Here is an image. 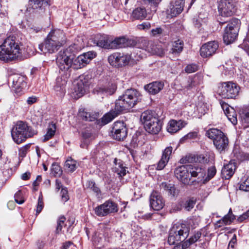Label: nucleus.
Here are the masks:
<instances>
[{"mask_svg": "<svg viewBox=\"0 0 249 249\" xmlns=\"http://www.w3.org/2000/svg\"><path fill=\"white\" fill-rule=\"evenodd\" d=\"M84 47L82 42L76 43L74 42L63 51L59 52L56 58V62L58 67L66 78L71 75V67H72V61L76 53Z\"/></svg>", "mask_w": 249, "mask_h": 249, "instance_id": "nucleus-1", "label": "nucleus"}, {"mask_svg": "<svg viewBox=\"0 0 249 249\" xmlns=\"http://www.w3.org/2000/svg\"><path fill=\"white\" fill-rule=\"evenodd\" d=\"M174 174L177 179L185 185L191 184L192 178L202 180L206 176L205 170L197 164H185L176 168Z\"/></svg>", "mask_w": 249, "mask_h": 249, "instance_id": "nucleus-2", "label": "nucleus"}, {"mask_svg": "<svg viewBox=\"0 0 249 249\" xmlns=\"http://www.w3.org/2000/svg\"><path fill=\"white\" fill-rule=\"evenodd\" d=\"M20 42L15 36H9L0 46V60L8 62L17 59L21 54Z\"/></svg>", "mask_w": 249, "mask_h": 249, "instance_id": "nucleus-3", "label": "nucleus"}, {"mask_svg": "<svg viewBox=\"0 0 249 249\" xmlns=\"http://www.w3.org/2000/svg\"><path fill=\"white\" fill-rule=\"evenodd\" d=\"M142 95L134 89H128L121 95L115 103V109L118 111H124L133 107L141 101Z\"/></svg>", "mask_w": 249, "mask_h": 249, "instance_id": "nucleus-4", "label": "nucleus"}, {"mask_svg": "<svg viewBox=\"0 0 249 249\" xmlns=\"http://www.w3.org/2000/svg\"><path fill=\"white\" fill-rule=\"evenodd\" d=\"M35 134V130L31 126L28 125L26 122L21 121L17 122L11 131L13 139L17 144L21 143Z\"/></svg>", "mask_w": 249, "mask_h": 249, "instance_id": "nucleus-5", "label": "nucleus"}, {"mask_svg": "<svg viewBox=\"0 0 249 249\" xmlns=\"http://www.w3.org/2000/svg\"><path fill=\"white\" fill-rule=\"evenodd\" d=\"M190 228L184 224L174 225L169 233L168 242L171 245H179L184 242L189 234Z\"/></svg>", "mask_w": 249, "mask_h": 249, "instance_id": "nucleus-6", "label": "nucleus"}, {"mask_svg": "<svg viewBox=\"0 0 249 249\" xmlns=\"http://www.w3.org/2000/svg\"><path fill=\"white\" fill-rule=\"evenodd\" d=\"M240 24V21L237 18H232L228 23L223 35V41L226 44L232 43L236 40Z\"/></svg>", "mask_w": 249, "mask_h": 249, "instance_id": "nucleus-7", "label": "nucleus"}, {"mask_svg": "<svg viewBox=\"0 0 249 249\" xmlns=\"http://www.w3.org/2000/svg\"><path fill=\"white\" fill-rule=\"evenodd\" d=\"M110 228L109 225L101 223L99 225L97 230L94 232L92 241L95 246H100L98 248L104 246L106 240L109 241L110 237Z\"/></svg>", "mask_w": 249, "mask_h": 249, "instance_id": "nucleus-8", "label": "nucleus"}, {"mask_svg": "<svg viewBox=\"0 0 249 249\" xmlns=\"http://www.w3.org/2000/svg\"><path fill=\"white\" fill-rule=\"evenodd\" d=\"M240 88L232 82H225L219 86L217 93L223 98H235L238 95Z\"/></svg>", "mask_w": 249, "mask_h": 249, "instance_id": "nucleus-9", "label": "nucleus"}, {"mask_svg": "<svg viewBox=\"0 0 249 249\" xmlns=\"http://www.w3.org/2000/svg\"><path fill=\"white\" fill-rule=\"evenodd\" d=\"M131 55L123 53H114L110 54L108 57L109 63L112 66L120 68L129 64L133 61Z\"/></svg>", "mask_w": 249, "mask_h": 249, "instance_id": "nucleus-10", "label": "nucleus"}, {"mask_svg": "<svg viewBox=\"0 0 249 249\" xmlns=\"http://www.w3.org/2000/svg\"><path fill=\"white\" fill-rule=\"evenodd\" d=\"M8 81L12 82V89L17 96L23 93L27 85L26 76L19 74H14L10 76Z\"/></svg>", "mask_w": 249, "mask_h": 249, "instance_id": "nucleus-11", "label": "nucleus"}, {"mask_svg": "<svg viewBox=\"0 0 249 249\" xmlns=\"http://www.w3.org/2000/svg\"><path fill=\"white\" fill-rule=\"evenodd\" d=\"M96 56V53L93 51H89L84 53L76 58L72 61V67L74 69H79L85 67L89 62Z\"/></svg>", "mask_w": 249, "mask_h": 249, "instance_id": "nucleus-12", "label": "nucleus"}, {"mask_svg": "<svg viewBox=\"0 0 249 249\" xmlns=\"http://www.w3.org/2000/svg\"><path fill=\"white\" fill-rule=\"evenodd\" d=\"M95 214L99 216H105L112 213L118 211L117 205L112 201L108 200L94 209Z\"/></svg>", "mask_w": 249, "mask_h": 249, "instance_id": "nucleus-13", "label": "nucleus"}, {"mask_svg": "<svg viewBox=\"0 0 249 249\" xmlns=\"http://www.w3.org/2000/svg\"><path fill=\"white\" fill-rule=\"evenodd\" d=\"M218 11L223 17H230L235 12L234 3L230 0H220L218 4Z\"/></svg>", "mask_w": 249, "mask_h": 249, "instance_id": "nucleus-14", "label": "nucleus"}, {"mask_svg": "<svg viewBox=\"0 0 249 249\" xmlns=\"http://www.w3.org/2000/svg\"><path fill=\"white\" fill-rule=\"evenodd\" d=\"M111 132L114 139L123 141L127 136V129L123 122H116L113 124Z\"/></svg>", "mask_w": 249, "mask_h": 249, "instance_id": "nucleus-15", "label": "nucleus"}, {"mask_svg": "<svg viewBox=\"0 0 249 249\" xmlns=\"http://www.w3.org/2000/svg\"><path fill=\"white\" fill-rule=\"evenodd\" d=\"M202 77L200 75L196 74L189 76L183 86L187 90L196 92L197 90L199 85L202 83Z\"/></svg>", "mask_w": 249, "mask_h": 249, "instance_id": "nucleus-16", "label": "nucleus"}, {"mask_svg": "<svg viewBox=\"0 0 249 249\" xmlns=\"http://www.w3.org/2000/svg\"><path fill=\"white\" fill-rule=\"evenodd\" d=\"M218 47L219 45L217 42L215 41L209 42L202 46L200 49V54L204 58L210 57L216 53Z\"/></svg>", "mask_w": 249, "mask_h": 249, "instance_id": "nucleus-17", "label": "nucleus"}, {"mask_svg": "<svg viewBox=\"0 0 249 249\" xmlns=\"http://www.w3.org/2000/svg\"><path fill=\"white\" fill-rule=\"evenodd\" d=\"M165 204L164 200L160 193L153 191L150 196V206L155 211L162 209Z\"/></svg>", "mask_w": 249, "mask_h": 249, "instance_id": "nucleus-18", "label": "nucleus"}, {"mask_svg": "<svg viewBox=\"0 0 249 249\" xmlns=\"http://www.w3.org/2000/svg\"><path fill=\"white\" fill-rule=\"evenodd\" d=\"M32 12L42 16L45 12L46 7L49 6V0H30Z\"/></svg>", "mask_w": 249, "mask_h": 249, "instance_id": "nucleus-19", "label": "nucleus"}, {"mask_svg": "<svg viewBox=\"0 0 249 249\" xmlns=\"http://www.w3.org/2000/svg\"><path fill=\"white\" fill-rule=\"evenodd\" d=\"M135 42L134 40L122 36L116 37L111 40L110 49H117L134 46Z\"/></svg>", "mask_w": 249, "mask_h": 249, "instance_id": "nucleus-20", "label": "nucleus"}, {"mask_svg": "<svg viewBox=\"0 0 249 249\" xmlns=\"http://www.w3.org/2000/svg\"><path fill=\"white\" fill-rule=\"evenodd\" d=\"M185 0H175L170 2L167 13L171 17H176L183 9Z\"/></svg>", "mask_w": 249, "mask_h": 249, "instance_id": "nucleus-21", "label": "nucleus"}, {"mask_svg": "<svg viewBox=\"0 0 249 249\" xmlns=\"http://www.w3.org/2000/svg\"><path fill=\"white\" fill-rule=\"evenodd\" d=\"M38 48L43 53H53L57 52L60 47L48 38H46L44 42L39 45Z\"/></svg>", "mask_w": 249, "mask_h": 249, "instance_id": "nucleus-22", "label": "nucleus"}, {"mask_svg": "<svg viewBox=\"0 0 249 249\" xmlns=\"http://www.w3.org/2000/svg\"><path fill=\"white\" fill-rule=\"evenodd\" d=\"M46 38L60 47L62 46L65 41L64 34L60 30H53L51 31Z\"/></svg>", "mask_w": 249, "mask_h": 249, "instance_id": "nucleus-23", "label": "nucleus"}, {"mask_svg": "<svg viewBox=\"0 0 249 249\" xmlns=\"http://www.w3.org/2000/svg\"><path fill=\"white\" fill-rule=\"evenodd\" d=\"M186 123L181 120H171L168 123L167 130L170 133H175L184 127Z\"/></svg>", "mask_w": 249, "mask_h": 249, "instance_id": "nucleus-24", "label": "nucleus"}, {"mask_svg": "<svg viewBox=\"0 0 249 249\" xmlns=\"http://www.w3.org/2000/svg\"><path fill=\"white\" fill-rule=\"evenodd\" d=\"M162 127V122L158 118L154 119L152 122L148 123L146 124L144 128L148 133L157 134L161 130Z\"/></svg>", "mask_w": 249, "mask_h": 249, "instance_id": "nucleus-25", "label": "nucleus"}, {"mask_svg": "<svg viewBox=\"0 0 249 249\" xmlns=\"http://www.w3.org/2000/svg\"><path fill=\"white\" fill-rule=\"evenodd\" d=\"M172 147L168 146L166 147L162 153L161 158L158 163L156 169L157 170L163 169L168 163L170 159V156L172 152Z\"/></svg>", "mask_w": 249, "mask_h": 249, "instance_id": "nucleus-26", "label": "nucleus"}, {"mask_svg": "<svg viewBox=\"0 0 249 249\" xmlns=\"http://www.w3.org/2000/svg\"><path fill=\"white\" fill-rule=\"evenodd\" d=\"M111 41L109 36L106 35H97L94 40L97 46L107 49H110Z\"/></svg>", "mask_w": 249, "mask_h": 249, "instance_id": "nucleus-27", "label": "nucleus"}, {"mask_svg": "<svg viewBox=\"0 0 249 249\" xmlns=\"http://www.w3.org/2000/svg\"><path fill=\"white\" fill-rule=\"evenodd\" d=\"M162 82L155 81L144 86V89L151 94L155 95L159 93L163 88Z\"/></svg>", "mask_w": 249, "mask_h": 249, "instance_id": "nucleus-28", "label": "nucleus"}, {"mask_svg": "<svg viewBox=\"0 0 249 249\" xmlns=\"http://www.w3.org/2000/svg\"><path fill=\"white\" fill-rule=\"evenodd\" d=\"M63 79L62 77H58L56 79V84L54 87L56 94L60 97L63 96L65 93V86L67 83L65 76L62 75Z\"/></svg>", "mask_w": 249, "mask_h": 249, "instance_id": "nucleus-29", "label": "nucleus"}, {"mask_svg": "<svg viewBox=\"0 0 249 249\" xmlns=\"http://www.w3.org/2000/svg\"><path fill=\"white\" fill-rule=\"evenodd\" d=\"M235 169V163L231 161L228 164L224 165L221 171L222 178L225 179L230 178L233 176Z\"/></svg>", "mask_w": 249, "mask_h": 249, "instance_id": "nucleus-30", "label": "nucleus"}, {"mask_svg": "<svg viewBox=\"0 0 249 249\" xmlns=\"http://www.w3.org/2000/svg\"><path fill=\"white\" fill-rule=\"evenodd\" d=\"M116 89V86L115 84H111L107 86H102L100 87H97L95 89V93L100 95H108L113 94Z\"/></svg>", "mask_w": 249, "mask_h": 249, "instance_id": "nucleus-31", "label": "nucleus"}, {"mask_svg": "<svg viewBox=\"0 0 249 249\" xmlns=\"http://www.w3.org/2000/svg\"><path fill=\"white\" fill-rule=\"evenodd\" d=\"M113 163V171L117 173L119 177L122 178L125 176L126 175V167L124 165V162L122 160L115 158Z\"/></svg>", "mask_w": 249, "mask_h": 249, "instance_id": "nucleus-32", "label": "nucleus"}, {"mask_svg": "<svg viewBox=\"0 0 249 249\" xmlns=\"http://www.w3.org/2000/svg\"><path fill=\"white\" fill-rule=\"evenodd\" d=\"M223 109L228 120L233 124L237 123V114L234 109L227 105L222 106Z\"/></svg>", "mask_w": 249, "mask_h": 249, "instance_id": "nucleus-33", "label": "nucleus"}, {"mask_svg": "<svg viewBox=\"0 0 249 249\" xmlns=\"http://www.w3.org/2000/svg\"><path fill=\"white\" fill-rule=\"evenodd\" d=\"M147 45L145 48V51L152 54H156L159 56H162L164 54L163 49L160 47L155 45L152 41H147L145 42Z\"/></svg>", "mask_w": 249, "mask_h": 249, "instance_id": "nucleus-34", "label": "nucleus"}, {"mask_svg": "<svg viewBox=\"0 0 249 249\" xmlns=\"http://www.w3.org/2000/svg\"><path fill=\"white\" fill-rule=\"evenodd\" d=\"M197 160H198L199 162L204 163L207 162L208 159H206L203 155H199L198 157H196L195 155H188L181 158L180 160V162L181 163L186 164L196 162Z\"/></svg>", "mask_w": 249, "mask_h": 249, "instance_id": "nucleus-35", "label": "nucleus"}, {"mask_svg": "<svg viewBox=\"0 0 249 249\" xmlns=\"http://www.w3.org/2000/svg\"><path fill=\"white\" fill-rule=\"evenodd\" d=\"M201 232L199 231L196 232L189 239L182 243L181 245L177 246L175 248L177 249H184L188 248L191 245L196 242L201 237Z\"/></svg>", "mask_w": 249, "mask_h": 249, "instance_id": "nucleus-36", "label": "nucleus"}, {"mask_svg": "<svg viewBox=\"0 0 249 249\" xmlns=\"http://www.w3.org/2000/svg\"><path fill=\"white\" fill-rule=\"evenodd\" d=\"M147 11L144 7H139L135 8L131 15L133 20H142L146 18Z\"/></svg>", "mask_w": 249, "mask_h": 249, "instance_id": "nucleus-37", "label": "nucleus"}, {"mask_svg": "<svg viewBox=\"0 0 249 249\" xmlns=\"http://www.w3.org/2000/svg\"><path fill=\"white\" fill-rule=\"evenodd\" d=\"M157 118L156 113L152 110L145 111L141 115V121L143 123L144 126L146 124H148V123L152 122L154 119Z\"/></svg>", "mask_w": 249, "mask_h": 249, "instance_id": "nucleus-38", "label": "nucleus"}, {"mask_svg": "<svg viewBox=\"0 0 249 249\" xmlns=\"http://www.w3.org/2000/svg\"><path fill=\"white\" fill-rule=\"evenodd\" d=\"M228 143V139L225 134H223V137H220V139L213 141L214 146L216 149L220 152L225 150L227 147Z\"/></svg>", "mask_w": 249, "mask_h": 249, "instance_id": "nucleus-39", "label": "nucleus"}, {"mask_svg": "<svg viewBox=\"0 0 249 249\" xmlns=\"http://www.w3.org/2000/svg\"><path fill=\"white\" fill-rule=\"evenodd\" d=\"M84 189L87 192H93L97 196L101 194V190L95 182L92 180L87 181L84 185Z\"/></svg>", "mask_w": 249, "mask_h": 249, "instance_id": "nucleus-40", "label": "nucleus"}, {"mask_svg": "<svg viewBox=\"0 0 249 249\" xmlns=\"http://www.w3.org/2000/svg\"><path fill=\"white\" fill-rule=\"evenodd\" d=\"M160 188L166 191L169 195L172 196H177L179 193V191L176 189L174 185L167 184L165 182H162L160 185Z\"/></svg>", "mask_w": 249, "mask_h": 249, "instance_id": "nucleus-41", "label": "nucleus"}, {"mask_svg": "<svg viewBox=\"0 0 249 249\" xmlns=\"http://www.w3.org/2000/svg\"><path fill=\"white\" fill-rule=\"evenodd\" d=\"M183 46V41L178 39L173 43L172 47L169 52L175 55H178L182 51Z\"/></svg>", "mask_w": 249, "mask_h": 249, "instance_id": "nucleus-42", "label": "nucleus"}, {"mask_svg": "<svg viewBox=\"0 0 249 249\" xmlns=\"http://www.w3.org/2000/svg\"><path fill=\"white\" fill-rule=\"evenodd\" d=\"M223 133L220 130L217 128H211L206 131V135L210 139L215 141L223 137Z\"/></svg>", "mask_w": 249, "mask_h": 249, "instance_id": "nucleus-43", "label": "nucleus"}, {"mask_svg": "<svg viewBox=\"0 0 249 249\" xmlns=\"http://www.w3.org/2000/svg\"><path fill=\"white\" fill-rule=\"evenodd\" d=\"M122 111H118L115 108L114 110H111L104 115L101 118L102 122L104 124H106L110 122Z\"/></svg>", "mask_w": 249, "mask_h": 249, "instance_id": "nucleus-44", "label": "nucleus"}, {"mask_svg": "<svg viewBox=\"0 0 249 249\" xmlns=\"http://www.w3.org/2000/svg\"><path fill=\"white\" fill-rule=\"evenodd\" d=\"M86 85L82 80L78 81L74 88V90L78 97L82 96L86 92Z\"/></svg>", "mask_w": 249, "mask_h": 249, "instance_id": "nucleus-45", "label": "nucleus"}, {"mask_svg": "<svg viewBox=\"0 0 249 249\" xmlns=\"http://www.w3.org/2000/svg\"><path fill=\"white\" fill-rule=\"evenodd\" d=\"M56 129V125L53 122L49 124L47 128V131L46 134L44 136V139L43 142H46L51 139L55 133Z\"/></svg>", "mask_w": 249, "mask_h": 249, "instance_id": "nucleus-46", "label": "nucleus"}, {"mask_svg": "<svg viewBox=\"0 0 249 249\" xmlns=\"http://www.w3.org/2000/svg\"><path fill=\"white\" fill-rule=\"evenodd\" d=\"M235 219V216L234 214L228 213L225 215L223 218L217 221L215 225L219 228L221 226V224L224 225H230Z\"/></svg>", "mask_w": 249, "mask_h": 249, "instance_id": "nucleus-47", "label": "nucleus"}, {"mask_svg": "<svg viewBox=\"0 0 249 249\" xmlns=\"http://www.w3.org/2000/svg\"><path fill=\"white\" fill-rule=\"evenodd\" d=\"M80 116L83 120L92 122L94 121L97 119L98 114H92L90 112L83 111L80 112Z\"/></svg>", "mask_w": 249, "mask_h": 249, "instance_id": "nucleus-48", "label": "nucleus"}, {"mask_svg": "<svg viewBox=\"0 0 249 249\" xmlns=\"http://www.w3.org/2000/svg\"><path fill=\"white\" fill-rule=\"evenodd\" d=\"M65 167L68 171L73 172L77 167L76 161L70 158L65 163Z\"/></svg>", "mask_w": 249, "mask_h": 249, "instance_id": "nucleus-49", "label": "nucleus"}, {"mask_svg": "<svg viewBox=\"0 0 249 249\" xmlns=\"http://www.w3.org/2000/svg\"><path fill=\"white\" fill-rule=\"evenodd\" d=\"M240 116L242 121L245 123H249V105L242 108Z\"/></svg>", "mask_w": 249, "mask_h": 249, "instance_id": "nucleus-50", "label": "nucleus"}, {"mask_svg": "<svg viewBox=\"0 0 249 249\" xmlns=\"http://www.w3.org/2000/svg\"><path fill=\"white\" fill-rule=\"evenodd\" d=\"M216 172V170L215 166H212L209 167L208 169L207 176L206 177L205 179L203 180V183H205V182L208 181L209 180H210L211 178H212L215 175Z\"/></svg>", "mask_w": 249, "mask_h": 249, "instance_id": "nucleus-51", "label": "nucleus"}, {"mask_svg": "<svg viewBox=\"0 0 249 249\" xmlns=\"http://www.w3.org/2000/svg\"><path fill=\"white\" fill-rule=\"evenodd\" d=\"M196 202L192 199L186 200L183 204V207L187 211H190L194 207Z\"/></svg>", "mask_w": 249, "mask_h": 249, "instance_id": "nucleus-52", "label": "nucleus"}, {"mask_svg": "<svg viewBox=\"0 0 249 249\" xmlns=\"http://www.w3.org/2000/svg\"><path fill=\"white\" fill-rule=\"evenodd\" d=\"M52 172L54 175L60 176L62 173L60 166L56 163H53L52 166Z\"/></svg>", "mask_w": 249, "mask_h": 249, "instance_id": "nucleus-53", "label": "nucleus"}, {"mask_svg": "<svg viewBox=\"0 0 249 249\" xmlns=\"http://www.w3.org/2000/svg\"><path fill=\"white\" fill-rule=\"evenodd\" d=\"M44 207V203L43 201L42 196L40 195L38 199V203L36 209V214H39Z\"/></svg>", "mask_w": 249, "mask_h": 249, "instance_id": "nucleus-54", "label": "nucleus"}, {"mask_svg": "<svg viewBox=\"0 0 249 249\" xmlns=\"http://www.w3.org/2000/svg\"><path fill=\"white\" fill-rule=\"evenodd\" d=\"M239 189L245 192H249V177L240 184Z\"/></svg>", "mask_w": 249, "mask_h": 249, "instance_id": "nucleus-55", "label": "nucleus"}, {"mask_svg": "<svg viewBox=\"0 0 249 249\" xmlns=\"http://www.w3.org/2000/svg\"><path fill=\"white\" fill-rule=\"evenodd\" d=\"M65 220L66 218L64 216L60 217L59 219L57 220V227L56 230L57 233H58L61 231Z\"/></svg>", "mask_w": 249, "mask_h": 249, "instance_id": "nucleus-56", "label": "nucleus"}, {"mask_svg": "<svg viewBox=\"0 0 249 249\" xmlns=\"http://www.w3.org/2000/svg\"><path fill=\"white\" fill-rule=\"evenodd\" d=\"M14 198L15 201L19 204H21L24 202V199L22 197V193L20 191H18L15 194Z\"/></svg>", "mask_w": 249, "mask_h": 249, "instance_id": "nucleus-57", "label": "nucleus"}, {"mask_svg": "<svg viewBox=\"0 0 249 249\" xmlns=\"http://www.w3.org/2000/svg\"><path fill=\"white\" fill-rule=\"evenodd\" d=\"M198 70V67L196 65L191 64L188 65L185 69V71L187 73H192Z\"/></svg>", "mask_w": 249, "mask_h": 249, "instance_id": "nucleus-58", "label": "nucleus"}, {"mask_svg": "<svg viewBox=\"0 0 249 249\" xmlns=\"http://www.w3.org/2000/svg\"><path fill=\"white\" fill-rule=\"evenodd\" d=\"M163 30L161 27H157L155 29H153L151 32L153 36H156L162 34Z\"/></svg>", "mask_w": 249, "mask_h": 249, "instance_id": "nucleus-59", "label": "nucleus"}, {"mask_svg": "<svg viewBox=\"0 0 249 249\" xmlns=\"http://www.w3.org/2000/svg\"><path fill=\"white\" fill-rule=\"evenodd\" d=\"M62 199L63 201L66 202L69 199L68 191L65 188H62L61 191Z\"/></svg>", "mask_w": 249, "mask_h": 249, "instance_id": "nucleus-60", "label": "nucleus"}, {"mask_svg": "<svg viewBox=\"0 0 249 249\" xmlns=\"http://www.w3.org/2000/svg\"><path fill=\"white\" fill-rule=\"evenodd\" d=\"M151 27L150 23L149 22H144L142 24H138L137 28L139 30H147Z\"/></svg>", "mask_w": 249, "mask_h": 249, "instance_id": "nucleus-61", "label": "nucleus"}, {"mask_svg": "<svg viewBox=\"0 0 249 249\" xmlns=\"http://www.w3.org/2000/svg\"><path fill=\"white\" fill-rule=\"evenodd\" d=\"M29 147V146L28 145H25L20 148L18 153L19 157L24 158L27 154V150Z\"/></svg>", "mask_w": 249, "mask_h": 249, "instance_id": "nucleus-62", "label": "nucleus"}, {"mask_svg": "<svg viewBox=\"0 0 249 249\" xmlns=\"http://www.w3.org/2000/svg\"><path fill=\"white\" fill-rule=\"evenodd\" d=\"M138 135L137 134H135L132 138V140L130 142V144L133 147H135L138 146V143L139 142L138 140Z\"/></svg>", "mask_w": 249, "mask_h": 249, "instance_id": "nucleus-63", "label": "nucleus"}, {"mask_svg": "<svg viewBox=\"0 0 249 249\" xmlns=\"http://www.w3.org/2000/svg\"><path fill=\"white\" fill-rule=\"evenodd\" d=\"M41 28L39 27L33 26L27 28V31L29 34L37 33L41 30Z\"/></svg>", "mask_w": 249, "mask_h": 249, "instance_id": "nucleus-64", "label": "nucleus"}]
</instances>
